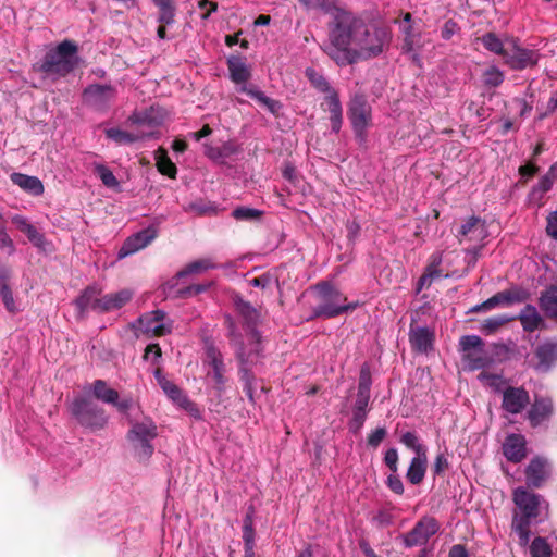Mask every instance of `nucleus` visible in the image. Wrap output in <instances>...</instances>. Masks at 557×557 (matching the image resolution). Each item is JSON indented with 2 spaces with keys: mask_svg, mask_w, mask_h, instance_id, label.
<instances>
[{
  "mask_svg": "<svg viewBox=\"0 0 557 557\" xmlns=\"http://www.w3.org/2000/svg\"><path fill=\"white\" fill-rule=\"evenodd\" d=\"M329 40L323 51L338 66H346L384 53L392 34L387 27L369 23L352 11H342L330 28Z\"/></svg>",
  "mask_w": 557,
  "mask_h": 557,
  "instance_id": "1",
  "label": "nucleus"
},
{
  "mask_svg": "<svg viewBox=\"0 0 557 557\" xmlns=\"http://www.w3.org/2000/svg\"><path fill=\"white\" fill-rule=\"evenodd\" d=\"M512 500L518 510L513 513L511 528L519 535L520 544L525 545L530 541L531 523L542 520L543 511L546 518L549 505L542 495L523 486L513 490Z\"/></svg>",
  "mask_w": 557,
  "mask_h": 557,
  "instance_id": "2",
  "label": "nucleus"
},
{
  "mask_svg": "<svg viewBox=\"0 0 557 557\" xmlns=\"http://www.w3.org/2000/svg\"><path fill=\"white\" fill-rule=\"evenodd\" d=\"M317 304L312 307L308 321L314 319L330 320L352 312L359 307L358 301H348L347 296L330 281H320L312 286Z\"/></svg>",
  "mask_w": 557,
  "mask_h": 557,
  "instance_id": "3",
  "label": "nucleus"
},
{
  "mask_svg": "<svg viewBox=\"0 0 557 557\" xmlns=\"http://www.w3.org/2000/svg\"><path fill=\"white\" fill-rule=\"evenodd\" d=\"M225 325L227 327L230 344L234 348L235 357L239 363L238 375L243 383L244 392L249 401L255 404L253 392L256 376L251 371V367L256 364L261 357L262 348L247 349L243 335L238 332L235 321L230 315L225 318Z\"/></svg>",
  "mask_w": 557,
  "mask_h": 557,
  "instance_id": "4",
  "label": "nucleus"
},
{
  "mask_svg": "<svg viewBox=\"0 0 557 557\" xmlns=\"http://www.w3.org/2000/svg\"><path fill=\"white\" fill-rule=\"evenodd\" d=\"M77 52L78 47L74 41L63 40L45 54L39 70L48 75L65 76L75 69Z\"/></svg>",
  "mask_w": 557,
  "mask_h": 557,
  "instance_id": "5",
  "label": "nucleus"
},
{
  "mask_svg": "<svg viewBox=\"0 0 557 557\" xmlns=\"http://www.w3.org/2000/svg\"><path fill=\"white\" fill-rule=\"evenodd\" d=\"M70 412L81 426L92 432L102 430L108 423L106 410L87 396L74 398L70 405Z\"/></svg>",
  "mask_w": 557,
  "mask_h": 557,
  "instance_id": "6",
  "label": "nucleus"
},
{
  "mask_svg": "<svg viewBox=\"0 0 557 557\" xmlns=\"http://www.w3.org/2000/svg\"><path fill=\"white\" fill-rule=\"evenodd\" d=\"M540 53L536 50L523 48L516 37L506 38L504 63L513 71H522L537 64Z\"/></svg>",
  "mask_w": 557,
  "mask_h": 557,
  "instance_id": "7",
  "label": "nucleus"
},
{
  "mask_svg": "<svg viewBox=\"0 0 557 557\" xmlns=\"http://www.w3.org/2000/svg\"><path fill=\"white\" fill-rule=\"evenodd\" d=\"M371 106L362 94H356L349 101L348 119L357 137L363 138L371 124Z\"/></svg>",
  "mask_w": 557,
  "mask_h": 557,
  "instance_id": "8",
  "label": "nucleus"
},
{
  "mask_svg": "<svg viewBox=\"0 0 557 557\" xmlns=\"http://www.w3.org/2000/svg\"><path fill=\"white\" fill-rule=\"evenodd\" d=\"M234 305L249 335L250 348H261V335L257 331V325L260 322V312L249 301L244 300L239 296L234 298Z\"/></svg>",
  "mask_w": 557,
  "mask_h": 557,
  "instance_id": "9",
  "label": "nucleus"
},
{
  "mask_svg": "<svg viewBox=\"0 0 557 557\" xmlns=\"http://www.w3.org/2000/svg\"><path fill=\"white\" fill-rule=\"evenodd\" d=\"M530 293L521 286H512L505 290L498 292L487 300L480 305L474 306L470 311L480 312L487 311L498 306H511L513 304H521L529 299Z\"/></svg>",
  "mask_w": 557,
  "mask_h": 557,
  "instance_id": "10",
  "label": "nucleus"
},
{
  "mask_svg": "<svg viewBox=\"0 0 557 557\" xmlns=\"http://www.w3.org/2000/svg\"><path fill=\"white\" fill-rule=\"evenodd\" d=\"M438 529L440 525L435 518L424 516L414 524L411 531L401 535L403 543L408 548L424 545Z\"/></svg>",
  "mask_w": 557,
  "mask_h": 557,
  "instance_id": "11",
  "label": "nucleus"
},
{
  "mask_svg": "<svg viewBox=\"0 0 557 557\" xmlns=\"http://www.w3.org/2000/svg\"><path fill=\"white\" fill-rule=\"evenodd\" d=\"M85 103L98 111H106L116 98V88L112 85L91 84L83 91Z\"/></svg>",
  "mask_w": 557,
  "mask_h": 557,
  "instance_id": "12",
  "label": "nucleus"
},
{
  "mask_svg": "<svg viewBox=\"0 0 557 557\" xmlns=\"http://www.w3.org/2000/svg\"><path fill=\"white\" fill-rule=\"evenodd\" d=\"M554 413L555 405L552 397L535 395L527 412V420L531 428L536 429L547 423Z\"/></svg>",
  "mask_w": 557,
  "mask_h": 557,
  "instance_id": "13",
  "label": "nucleus"
},
{
  "mask_svg": "<svg viewBox=\"0 0 557 557\" xmlns=\"http://www.w3.org/2000/svg\"><path fill=\"white\" fill-rule=\"evenodd\" d=\"M550 463L547 458L535 456L532 458L524 470L528 487L540 488L550 476Z\"/></svg>",
  "mask_w": 557,
  "mask_h": 557,
  "instance_id": "14",
  "label": "nucleus"
},
{
  "mask_svg": "<svg viewBox=\"0 0 557 557\" xmlns=\"http://www.w3.org/2000/svg\"><path fill=\"white\" fill-rule=\"evenodd\" d=\"M158 236V232L153 226H149L145 230L137 232L128 236L123 245L121 246L117 257L119 259L126 258L144 248L152 243Z\"/></svg>",
  "mask_w": 557,
  "mask_h": 557,
  "instance_id": "15",
  "label": "nucleus"
},
{
  "mask_svg": "<svg viewBox=\"0 0 557 557\" xmlns=\"http://www.w3.org/2000/svg\"><path fill=\"white\" fill-rule=\"evenodd\" d=\"M531 404L529 392L520 386H507L503 391L502 408L511 414L521 413Z\"/></svg>",
  "mask_w": 557,
  "mask_h": 557,
  "instance_id": "16",
  "label": "nucleus"
},
{
  "mask_svg": "<svg viewBox=\"0 0 557 557\" xmlns=\"http://www.w3.org/2000/svg\"><path fill=\"white\" fill-rule=\"evenodd\" d=\"M503 455L512 463L521 462L528 455L525 436L511 433L505 437L502 446Z\"/></svg>",
  "mask_w": 557,
  "mask_h": 557,
  "instance_id": "17",
  "label": "nucleus"
},
{
  "mask_svg": "<svg viewBox=\"0 0 557 557\" xmlns=\"http://www.w3.org/2000/svg\"><path fill=\"white\" fill-rule=\"evenodd\" d=\"M534 355L537 359L535 369L547 372L557 362V341H545L536 346Z\"/></svg>",
  "mask_w": 557,
  "mask_h": 557,
  "instance_id": "18",
  "label": "nucleus"
},
{
  "mask_svg": "<svg viewBox=\"0 0 557 557\" xmlns=\"http://www.w3.org/2000/svg\"><path fill=\"white\" fill-rule=\"evenodd\" d=\"M434 333L428 327L410 326L409 343L411 348L420 354H426L433 347Z\"/></svg>",
  "mask_w": 557,
  "mask_h": 557,
  "instance_id": "19",
  "label": "nucleus"
},
{
  "mask_svg": "<svg viewBox=\"0 0 557 557\" xmlns=\"http://www.w3.org/2000/svg\"><path fill=\"white\" fill-rule=\"evenodd\" d=\"M539 306L547 319L557 322V285L552 284L541 292Z\"/></svg>",
  "mask_w": 557,
  "mask_h": 557,
  "instance_id": "20",
  "label": "nucleus"
},
{
  "mask_svg": "<svg viewBox=\"0 0 557 557\" xmlns=\"http://www.w3.org/2000/svg\"><path fill=\"white\" fill-rule=\"evenodd\" d=\"M133 298L131 289H121L116 293L107 294L100 297V312H109L121 309Z\"/></svg>",
  "mask_w": 557,
  "mask_h": 557,
  "instance_id": "21",
  "label": "nucleus"
},
{
  "mask_svg": "<svg viewBox=\"0 0 557 557\" xmlns=\"http://www.w3.org/2000/svg\"><path fill=\"white\" fill-rule=\"evenodd\" d=\"M299 2L308 10H320L324 14H330L332 22L329 25V29L331 26H335V17L338 12L349 11L338 4L339 0H299Z\"/></svg>",
  "mask_w": 557,
  "mask_h": 557,
  "instance_id": "22",
  "label": "nucleus"
},
{
  "mask_svg": "<svg viewBox=\"0 0 557 557\" xmlns=\"http://www.w3.org/2000/svg\"><path fill=\"white\" fill-rule=\"evenodd\" d=\"M324 103L330 113L331 127L334 133H338L343 124V108L336 90L331 91L324 97Z\"/></svg>",
  "mask_w": 557,
  "mask_h": 557,
  "instance_id": "23",
  "label": "nucleus"
},
{
  "mask_svg": "<svg viewBox=\"0 0 557 557\" xmlns=\"http://www.w3.org/2000/svg\"><path fill=\"white\" fill-rule=\"evenodd\" d=\"M104 134L109 139L113 140L117 145H131L153 136L152 132L146 133L138 131L136 133H132L116 127L106 129Z\"/></svg>",
  "mask_w": 557,
  "mask_h": 557,
  "instance_id": "24",
  "label": "nucleus"
},
{
  "mask_svg": "<svg viewBox=\"0 0 557 557\" xmlns=\"http://www.w3.org/2000/svg\"><path fill=\"white\" fill-rule=\"evenodd\" d=\"M158 435L157 425L150 419H145L143 422L132 423V428L127 433V438L132 444L139 440H153Z\"/></svg>",
  "mask_w": 557,
  "mask_h": 557,
  "instance_id": "25",
  "label": "nucleus"
},
{
  "mask_svg": "<svg viewBox=\"0 0 557 557\" xmlns=\"http://www.w3.org/2000/svg\"><path fill=\"white\" fill-rule=\"evenodd\" d=\"M459 234L469 240H482L487 234L485 222L472 215L461 225Z\"/></svg>",
  "mask_w": 557,
  "mask_h": 557,
  "instance_id": "26",
  "label": "nucleus"
},
{
  "mask_svg": "<svg viewBox=\"0 0 557 557\" xmlns=\"http://www.w3.org/2000/svg\"><path fill=\"white\" fill-rule=\"evenodd\" d=\"M226 63L232 82L235 84H245L250 79L251 73L242 57L231 55Z\"/></svg>",
  "mask_w": 557,
  "mask_h": 557,
  "instance_id": "27",
  "label": "nucleus"
},
{
  "mask_svg": "<svg viewBox=\"0 0 557 557\" xmlns=\"http://www.w3.org/2000/svg\"><path fill=\"white\" fill-rule=\"evenodd\" d=\"M100 290L96 286H88L76 299L75 306L81 313L86 310H94L100 312Z\"/></svg>",
  "mask_w": 557,
  "mask_h": 557,
  "instance_id": "28",
  "label": "nucleus"
},
{
  "mask_svg": "<svg viewBox=\"0 0 557 557\" xmlns=\"http://www.w3.org/2000/svg\"><path fill=\"white\" fill-rule=\"evenodd\" d=\"M11 181L14 185H17L33 196H40L44 194V184L36 176H29L23 173H12Z\"/></svg>",
  "mask_w": 557,
  "mask_h": 557,
  "instance_id": "29",
  "label": "nucleus"
},
{
  "mask_svg": "<svg viewBox=\"0 0 557 557\" xmlns=\"http://www.w3.org/2000/svg\"><path fill=\"white\" fill-rule=\"evenodd\" d=\"M523 331L532 333L544 324L542 315L533 305H527L518 315Z\"/></svg>",
  "mask_w": 557,
  "mask_h": 557,
  "instance_id": "30",
  "label": "nucleus"
},
{
  "mask_svg": "<svg viewBox=\"0 0 557 557\" xmlns=\"http://www.w3.org/2000/svg\"><path fill=\"white\" fill-rule=\"evenodd\" d=\"M426 466H428V457L426 454L417 455L414 458H412L406 478L407 480L413 484L418 485L420 484L425 475L426 472Z\"/></svg>",
  "mask_w": 557,
  "mask_h": 557,
  "instance_id": "31",
  "label": "nucleus"
},
{
  "mask_svg": "<svg viewBox=\"0 0 557 557\" xmlns=\"http://www.w3.org/2000/svg\"><path fill=\"white\" fill-rule=\"evenodd\" d=\"M239 91L250 96L252 99L257 100L260 104L264 106L271 113L277 115L280 110L282 109V104L280 101L274 100L264 95V92L243 85Z\"/></svg>",
  "mask_w": 557,
  "mask_h": 557,
  "instance_id": "32",
  "label": "nucleus"
},
{
  "mask_svg": "<svg viewBox=\"0 0 557 557\" xmlns=\"http://www.w3.org/2000/svg\"><path fill=\"white\" fill-rule=\"evenodd\" d=\"M154 377L160 385V387L164 391V393L174 401H177L180 404H183V401L186 400L185 396L183 395L181 388L166 379V376L163 374L162 370L160 368H157L154 370Z\"/></svg>",
  "mask_w": 557,
  "mask_h": 557,
  "instance_id": "33",
  "label": "nucleus"
},
{
  "mask_svg": "<svg viewBox=\"0 0 557 557\" xmlns=\"http://www.w3.org/2000/svg\"><path fill=\"white\" fill-rule=\"evenodd\" d=\"M156 166L158 171L169 178H175L177 168L168 156V151L163 147H159L154 152Z\"/></svg>",
  "mask_w": 557,
  "mask_h": 557,
  "instance_id": "34",
  "label": "nucleus"
},
{
  "mask_svg": "<svg viewBox=\"0 0 557 557\" xmlns=\"http://www.w3.org/2000/svg\"><path fill=\"white\" fill-rule=\"evenodd\" d=\"M158 8L159 24H174L176 16L175 0H151Z\"/></svg>",
  "mask_w": 557,
  "mask_h": 557,
  "instance_id": "35",
  "label": "nucleus"
},
{
  "mask_svg": "<svg viewBox=\"0 0 557 557\" xmlns=\"http://www.w3.org/2000/svg\"><path fill=\"white\" fill-rule=\"evenodd\" d=\"M92 395L96 399L112 405L120 398L119 392L108 386L103 380H96L92 383Z\"/></svg>",
  "mask_w": 557,
  "mask_h": 557,
  "instance_id": "36",
  "label": "nucleus"
},
{
  "mask_svg": "<svg viewBox=\"0 0 557 557\" xmlns=\"http://www.w3.org/2000/svg\"><path fill=\"white\" fill-rule=\"evenodd\" d=\"M215 268H216V264L213 262L212 259H210V258L198 259V260H195V261L188 263L186 267H184L182 270H180L175 274L174 278L178 280V278L185 277L187 275L202 273L205 271H208L210 269H215Z\"/></svg>",
  "mask_w": 557,
  "mask_h": 557,
  "instance_id": "37",
  "label": "nucleus"
},
{
  "mask_svg": "<svg viewBox=\"0 0 557 557\" xmlns=\"http://www.w3.org/2000/svg\"><path fill=\"white\" fill-rule=\"evenodd\" d=\"M127 123L131 125H147L149 127H156L161 123V117L156 115V109L151 107L149 110L134 112L127 119Z\"/></svg>",
  "mask_w": 557,
  "mask_h": 557,
  "instance_id": "38",
  "label": "nucleus"
},
{
  "mask_svg": "<svg viewBox=\"0 0 557 557\" xmlns=\"http://www.w3.org/2000/svg\"><path fill=\"white\" fill-rule=\"evenodd\" d=\"M479 40L483 47L497 55L505 57L506 53V41L504 42L495 33L488 32L482 35Z\"/></svg>",
  "mask_w": 557,
  "mask_h": 557,
  "instance_id": "39",
  "label": "nucleus"
},
{
  "mask_svg": "<svg viewBox=\"0 0 557 557\" xmlns=\"http://www.w3.org/2000/svg\"><path fill=\"white\" fill-rule=\"evenodd\" d=\"M305 76L308 78L311 86L320 92L327 95L335 90L324 75L312 67L306 69Z\"/></svg>",
  "mask_w": 557,
  "mask_h": 557,
  "instance_id": "40",
  "label": "nucleus"
},
{
  "mask_svg": "<svg viewBox=\"0 0 557 557\" xmlns=\"http://www.w3.org/2000/svg\"><path fill=\"white\" fill-rule=\"evenodd\" d=\"M237 152V147L232 141L223 143L220 147H206V154L212 160H222Z\"/></svg>",
  "mask_w": 557,
  "mask_h": 557,
  "instance_id": "41",
  "label": "nucleus"
},
{
  "mask_svg": "<svg viewBox=\"0 0 557 557\" xmlns=\"http://www.w3.org/2000/svg\"><path fill=\"white\" fill-rule=\"evenodd\" d=\"M505 74L497 66L491 65L482 73V81L485 87L495 88L503 84Z\"/></svg>",
  "mask_w": 557,
  "mask_h": 557,
  "instance_id": "42",
  "label": "nucleus"
},
{
  "mask_svg": "<svg viewBox=\"0 0 557 557\" xmlns=\"http://www.w3.org/2000/svg\"><path fill=\"white\" fill-rule=\"evenodd\" d=\"M512 320H515V318L508 317L506 314L491 317L483 321L481 325V331L485 335H492L496 331H498L503 325Z\"/></svg>",
  "mask_w": 557,
  "mask_h": 557,
  "instance_id": "43",
  "label": "nucleus"
},
{
  "mask_svg": "<svg viewBox=\"0 0 557 557\" xmlns=\"http://www.w3.org/2000/svg\"><path fill=\"white\" fill-rule=\"evenodd\" d=\"M211 371L208 372V376L212 377L214 383V388L221 394L225 389L226 384V377L224 375L225 373V364L224 360L212 364Z\"/></svg>",
  "mask_w": 557,
  "mask_h": 557,
  "instance_id": "44",
  "label": "nucleus"
},
{
  "mask_svg": "<svg viewBox=\"0 0 557 557\" xmlns=\"http://www.w3.org/2000/svg\"><path fill=\"white\" fill-rule=\"evenodd\" d=\"M95 173L99 176L102 184L108 188L116 189L120 187V183L113 172L104 164H96Z\"/></svg>",
  "mask_w": 557,
  "mask_h": 557,
  "instance_id": "45",
  "label": "nucleus"
},
{
  "mask_svg": "<svg viewBox=\"0 0 557 557\" xmlns=\"http://www.w3.org/2000/svg\"><path fill=\"white\" fill-rule=\"evenodd\" d=\"M262 215L263 211L248 207H238L232 212V216L238 221H256L260 220Z\"/></svg>",
  "mask_w": 557,
  "mask_h": 557,
  "instance_id": "46",
  "label": "nucleus"
},
{
  "mask_svg": "<svg viewBox=\"0 0 557 557\" xmlns=\"http://www.w3.org/2000/svg\"><path fill=\"white\" fill-rule=\"evenodd\" d=\"M531 557H552V549L544 537L537 536L530 545Z\"/></svg>",
  "mask_w": 557,
  "mask_h": 557,
  "instance_id": "47",
  "label": "nucleus"
},
{
  "mask_svg": "<svg viewBox=\"0 0 557 557\" xmlns=\"http://www.w3.org/2000/svg\"><path fill=\"white\" fill-rule=\"evenodd\" d=\"M459 345L463 355H466L468 352L482 350L483 341L478 335H465L460 338Z\"/></svg>",
  "mask_w": 557,
  "mask_h": 557,
  "instance_id": "48",
  "label": "nucleus"
},
{
  "mask_svg": "<svg viewBox=\"0 0 557 557\" xmlns=\"http://www.w3.org/2000/svg\"><path fill=\"white\" fill-rule=\"evenodd\" d=\"M371 385L372 379L370 368L368 364L364 363L360 369L357 394L370 396Z\"/></svg>",
  "mask_w": 557,
  "mask_h": 557,
  "instance_id": "49",
  "label": "nucleus"
},
{
  "mask_svg": "<svg viewBox=\"0 0 557 557\" xmlns=\"http://www.w3.org/2000/svg\"><path fill=\"white\" fill-rule=\"evenodd\" d=\"M479 380L486 383L488 386L493 387L496 392L505 389L504 386L506 382L500 374L483 371L479 374Z\"/></svg>",
  "mask_w": 557,
  "mask_h": 557,
  "instance_id": "50",
  "label": "nucleus"
},
{
  "mask_svg": "<svg viewBox=\"0 0 557 557\" xmlns=\"http://www.w3.org/2000/svg\"><path fill=\"white\" fill-rule=\"evenodd\" d=\"M0 297H1V300L5 307V309L10 312V313H16L18 312V308L14 301V298H13V292H12V287L11 285H3V286H0Z\"/></svg>",
  "mask_w": 557,
  "mask_h": 557,
  "instance_id": "51",
  "label": "nucleus"
},
{
  "mask_svg": "<svg viewBox=\"0 0 557 557\" xmlns=\"http://www.w3.org/2000/svg\"><path fill=\"white\" fill-rule=\"evenodd\" d=\"M400 442L408 448L416 451L417 455L426 454L425 448L418 442V436L414 432H406L401 435Z\"/></svg>",
  "mask_w": 557,
  "mask_h": 557,
  "instance_id": "52",
  "label": "nucleus"
},
{
  "mask_svg": "<svg viewBox=\"0 0 557 557\" xmlns=\"http://www.w3.org/2000/svg\"><path fill=\"white\" fill-rule=\"evenodd\" d=\"M211 283L209 284H194L189 285L187 287L181 288L176 292L177 298H188L191 296H197L201 293H205L210 287Z\"/></svg>",
  "mask_w": 557,
  "mask_h": 557,
  "instance_id": "53",
  "label": "nucleus"
},
{
  "mask_svg": "<svg viewBox=\"0 0 557 557\" xmlns=\"http://www.w3.org/2000/svg\"><path fill=\"white\" fill-rule=\"evenodd\" d=\"M152 440H139L133 444L134 448L137 450L138 457L141 459H148L153 454V446L151 444Z\"/></svg>",
  "mask_w": 557,
  "mask_h": 557,
  "instance_id": "54",
  "label": "nucleus"
},
{
  "mask_svg": "<svg viewBox=\"0 0 557 557\" xmlns=\"http://www.w3.org/2000/svg\"><path fill=\"white\" fill-rule=\"evenodd\" d=\"M442 263V256L437 253H433L431 256V262L425 269V273L432 278H437L442 276V271L440 265Z\"/></svg>",
  "mask_w": 557,
  "mask_h": 557,
  "instance_id": "55",
  "label": "nucleus"
},
{
  "mask_svg": "<svg viewBox=\"0 0 557 557\" xmlns=\"http://www.w3.org/2000/svg\"><path fill=\"white\" fill-rule=\"evenodd\" d=\"M206 360L205 362L208 363L210 367L214 363H218L223 360V356L218 347L213 343H209L206 345Z\"/></svg>",
  "mask_w": 557,
  "mask_h": 557,
  "instance_id": "56",
  "label": "nucleus"
},
{
  "mask_svg": "<svg viewBox=\"0 0 557 557\" xmlns=\"http://www.w3.org/2000/svg\"><path fill=\"white\" fill-rule=\"evenodd\" d=\"M0 248H2V249L7 248L9 255L13 253L15 250L13 240L7 233L5 225H4V222H3V219L1 215H0Z\"/></svg>",
  "mask_w": 557,
  "mask_h": 557,
  "instance_id": "57",
  "label": "nucleus"
},
{
  "mask_svg": "<svg viewBox=\"0 0 557 557\" xmlns=\"http://www.w3.org/2000/svg\"><path fill=\"white\" fill-rule=\"evenodd\" d=\"M394 515L387 509H381L373 517V521L379 528H385L394 523Z\"/></svg>",
  "mask_w": 557,
  "mask_h": 557,
  "instance_id": "58",
  "label": "nucleus"
},
{
  "mask_svg": "<svg viewBox=\"0 0 557 557\" xmlns=\"http://www.w3.org/2000/svg\"><path fill=\"white\" fill-rule=\"evenodd\" d=\"M146 333H151L153 336L160 337L171 332V326L163 323L146 324L143 325Z\"/></svg>",
  "mask_w": 557,
  "mask_h": 557,
  "instance_id": "59",
  "label": "nucleus"
},
{
  "mask_svg": "<svg viewBox=\"0 0 557 557\" xmlns=\"http://www.w3.org/2000/svg\"><path fill=\"white\" fill-rule=\"evenodd\" d=\"M463 360L470 366L472 370L484 368L486 364V359L482 356H478L476 351L463 355Z\"/></svg>",
  "mask_w": 557,
  "mask_h": 557,
  "instance_id": "60",
  "label": "nucleus"
},
{
  "mask_svg": "<svg viewBox=\"0 0 557 557\" xmlns=\"http://www.w3.org/2000/svg\"><path fill=\"white\" fill-rule=\"evenodd\" d=\"M367 414L368 413H364V412L352 411V417L348 424L350 432H352L354 434H358L360 432V430L363 426V423L367 419Z\"/></svg>",
  "mask_w": 557,
  "mask_h": 557,
  "instance_id": "61",
  "label": "nucleus"
},
{
  "mask_svg": "<svg viewBox=\"0 0 557 557\" xmlns=\"http://www.w3.org/2000/svg\"><path fill=\"white\" fill-rule=\"evenodd\" d=\"M244 553L255 552V529L243 528Z\"/></svg>",
  "mask_w": 557,
  "mask_h": 557,
  "instance_id": "62",
  "label": "nucleus"
},
{
  "mask_svg": "<svg viewBox=\"0 0 557 557\" xmlns=\"http://www.w3.org/2000/svg\"><path fill=\"white\" fill-rule=\"evenodd\" d=\"M387 432H386V429L385 428H377L375 429L372 433H370L368 435V445L373 447V448H376L381 443L382 441L385 438Z\"/></svg>",
  "mask_w": 557,
  "mask_h": 557,
  "instance_id": "63",
  "label": "nucleus"
},
{
  "mask_svg": "<svg viewBox=\"0 0 557 557\" xmlns=\"http://www.w3.org/2000/svg\"><path fill=\"white\" fill-rule=\"evenodd\" d=\"M384 462L388 467V469L396 473L398 470V453L396 448H389L386 450L384 456Z\"/></svg>",
  "mask_w": 557,
  "mask_h": 557,
  "instance_id": "64",
  "label": "nucleus"
}]
</instances>
